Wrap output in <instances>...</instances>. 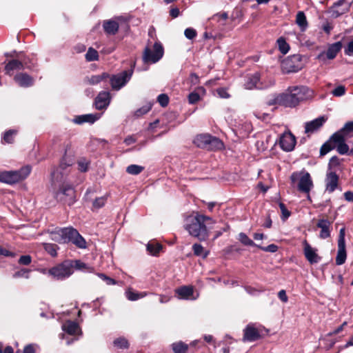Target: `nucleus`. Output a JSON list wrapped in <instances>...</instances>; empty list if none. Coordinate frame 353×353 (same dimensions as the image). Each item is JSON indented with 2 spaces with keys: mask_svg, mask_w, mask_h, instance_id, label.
<instances>
[{
  "mask_svg": "<svg viewBox=\"0 0 353 353\" xmlns=\"http://www.w3.org/2000/svg\"><path fill=\"white\" fill-rule=\"evenodd\" d=\"M48 232L50 239L59 243H72L81 249H85L87 247L84 238L72 227L55 228L53 230H48Z\"/></svg>",
  "mask_w": 353,
  "mask_h": 353,
  "instance_id": "nucleus-1",
  "label": "nucleus"
},
{
  "mask_svg": "<svg viewBox=\"0 0 353 353\" xmlns=\"http://www.w3.org/2000/svg\"><path fill=\"white\" fill-rule=\"evenodd\" d=\"M312 97V91L305 86L290 87L285 93L279 94L280 101L285 107H295L299 102Z\"/></svg>",
  "mask_w": 353,
  "mask_h": 353,
  "instance_id": "nucleus-2",
  "label": "nucleus"
},
{
  "mask_svg": "<svg viewBox=\"0 0 353 353\" xmlns=\"http://www.w3.org/2000/svg\"><path fill=\"white\" fill-rule=\"evenodd\" d=\"M184 229L188 234L200 241L208 239L210 232L207 225L201 221L196 215L189 216L185 219Z\"/></svg>",
  "mask_w": 353,
  "mask_h": 353,
  "instance_id": "nucleus-3",
  "label": "nucleus"
},
{
  "mask_svg": "<svg viewBox=\"0 0 353 353\" xmlns=\"http://www.w3.org/2000/svg\"><path fill=\"white\" fill-rule=\"evenodd\" d=\"M290 180L296 185L300 192L308 194L314 187L313 181L309 172L303 170L294 172L290 176Z\"/></svg>",
  "mask_w": 353,
  "mask_h": 353,
  "instance_id": "nucleus-4",
  "label": "nucleus"
},
{
  "mask_svg": "<svg viewBox=\"0 0 353 353\" xmlns=\"http://www.w3.org/2000/svg\"><path fill=\"white\" fill-rule=\"evenodd\" d=\"M30 166H25L15 171H0V182L13 184L25 179L30 173Z\"/></svg>",
  "mask_w": 353,
  "mask_h": 353,
  "instance_id": "nucleus-5",
  "label": "nucleus"
},
{
  "mask_svg": "<svg viewBox=\"0 0 353 353\" xmlns=\"http://www.w3.org/2000/svg\"><path fill=\"white\" fill-rule=\"evenodd\" d=\"M194 143L199 148L214 150L221 148L223 143L215 137L208 134L197 135L194 139Z\"/></svg>",
  "mask_w": 353,
  "mask_h": 353,
  "instance_id": "nucleus-6",
  "label": "nucleus"
},
{
  "mask_svg": "<svg viewBox=\"0 0 353 353\" xmlns=\"http://www.w3.org/2000/svg\"><path fill=\"white\" fill-rule=\"evenodd\" d=\"M73 273V264L70 261H65L63 263L50 268L49 274L57 280H63Z\"/></svg>",
  "mask_w": 353,
  "mask_h": 353,
  "instance_id": "nucleus-7",
  "label": "nucleus"
},
{
  "mask_svg": "<svg viewBox=\"0 0 353 353\" xmlns=\"http://www.w3.org/2000/svg\"><path fill=\"white\" fill-rule=\"evenodd\" d=\"M164 50L159 42H155L153 48L146 47L143 54V61L145 63H155L163 56Z\"/></svg>",
  "mask_w": 353,
  "mask_h": 353,
  "instance_id": "nucleus-8",
  "label": "nucleus"
},
{
  "mask_svg": "<svg viewBox=\"0 0 353 353\" xmlns=\"http://www.w3.org/2000/svg\"><path fill=\"white\" fill-rule=\"evenodd\" d=\"M303 64L299 54H294L284 59L281 63V68L283 72H296L301 70Z\"/></svg>",
  "mask_w": 353,
  "mask_h": 353,
  "instance_id": "nucleus-9",
  "label": "nucleus"
},
{
  "mask_svg": "<svg viewBox=\"0 0 353 353\" xmlns=\"http://www.w3.org/2000/svg\"><path fill=\"white\" fill-rule=\"evenodd\" d=\"M132 74L133 68H131L129 70H124L120 73L112 75L110 79L112 88L115 90H120L130 81Z\"/></svg>",
  "mask_w": 353,
  "mask_h": 353,
  "instance_id": "nucleus-10",
  "label": "nucleus"
},
{
  "mask_svg": "<svg viewBox=\"0 0 353 353\" xmlns=\"http://www.w3.org/2000/svg\"><path fill=\"white\" fill-rule=\"evenodd\" d=\"M59 199L64 201L68 205H72L75 201V192L70 185H65L57 193Z\"/></svg>",
  "mask_w": 353,
  "mask_h": 353,
  "instance_id": "nucleus-11",
  "label": "nucleus"
},
{
  "mask_svg": "<svg viewBox=\"0 0 353 353\" xmlns=\"http://www.w3.org/2000/svg\"><path fill=\"white\" fill-rule=\"evenodd\" d=\"M342 48V44L340 41L334 43L329 46L326 52H322L317 56V59L323 63L326 59H333L336 57L339 52Z\"/></svg>",
  "mask_w": 353,
  "mask_h": 353,
  "instance_id": "nucleus-12",
  "label": "nucleus"
},
{
  "mask_svg": "<svg viewBox=\"0 0 353 353\" xmlns=\"http://www.w3.org/2000/svg\"><path fill=\"white\" fill-rule=\"evenodd\" d=\"M351 6V3L346 0H339L335 2L330 8L332 17L336 18L347 12Z\"/></svg>",
  "mask_w": 353,
  "mask_h": 353,
  "instance_id": "nucleus-13",
  "label": "nucleus"
},
{
  "mask_svg": "<svg viewBox=\"0 0 353 353\" xmlns=\"http://www.w3.org/2000/svg\"><path fill=\"white\" fill-rule=\"evenodd\" d=\"M305 257L310 264L317 263L321 261V257L317 254V249L312 248L306 240L303 242Z\"/></svg>",
  "mask_w": 353,
  "mask_h": 353,
  "instance_id": "nucleus-14",
  "label": "nucleus"
},
{
  "mask_svg": "<svg viewBox=\"0 0 353 353\" xmlns=\"http://www.w3.org/2000/svg\"><path fill=\"white\" fill-rule=\"evenodd\" d=\"M280 146L286 152H290L294 150L296 145L295 137L290 132H285L280 138Z\"/></svg>",
  "mask_w": 353,
  "mask_h": 353,
  "instance_id": "nucleus-15",
  "label": "nucleus"
},
{
  "mask_svg": "<svg viewBox=\"0 0 353 353\" xmlns=\"http://www.w3.org/2000/svg\"><path fill=\"white\" fill-rule=\"evenodd\" d=\"M346 138L341 135L340 133H334L332 135V140H334L336 150L340 154H349V146L345 143Z\"/></svg>",
  "mask_w": 353,
  "mask_h": 353,
  "instance_id": "nucleus-16",
  "label": "nucleus"
},
{
  "mask_svg": "<svg viewBox=\"0 0 353 353\" xmlns=\"http://www.w3.org/2000/svg\"><path fill=\"white\" fill-rule=\"evenodd\" d=\"M339 176L335 172L328 171L325 177V190L329 193L333 192L337 188Z\"/></svg>",
  "mask_w": 353,
  "mask_h": 353,
  "instance_id": "nucleus-17",
  "label": "nucleus"
},
{
  "mask_svg": "<svg viewBox=\"0 0 353 353\" xmlns=\"http://www.w3.org/2000/svg\"><path fill=\"white\" fill-rule=\"evenodd\" d=\"M326 119L323 117H321L305 123V132L307 134H310L316 132L322 127Z\"/></svg>",
  "mask_w": 353,
  "mask_h": 353,
  "instance_id": "nucleus-18",
  "label": "nucleus"
},
{
  "mask_svg": "<svg viewBox=\"0 0 353 353\" xmlns=\"http://www.w3.org/2000/svg\"><path fill=\"white\" fill-rule=\"evenodd\" d=\"M110 102V92L107 91L101 92L95 99L94 104L97 110L106 108Z\"/></svg>",
  "mask_w": 353,
  "mask_h": 353,
  "instance_id": "nucleus-19",
  "label": "nucleus"
},
{
  "mask_svg": "<svg viewBox=\"0 0 353 353\" xmlns=\"http://www.w3.org/2000/svg\"><path fill=\"white\" fill-rule=\"evenodd\" d=\"M316 226L321 229L319 237L325 239L330 236L332 222L327 219L319 220Z\"/></svg>",
  "mask_w": 353,
  "mask_h": 353,
  "instance_id": "nucleus-20",
  "label": "nucleus"
},
{
  "mask_svg": "<svg viewBox=\"0 0 353 353\" xmlns=\"http://www.w3.org/2000/svg\"><path fill=\"white\" fill-rule=\"evenodd\" d=\"M244 87L248 90H252L254 88L262 89L265 88V86H263L260 82V75L259 73H254L248 77Z\"/></svg>",
  "mask_w": 353,
  "mask_h": 353,
  "instance_id": "nucleus-21",
  "label": "nucleus"
},
{
  "mask_svg": "<svg viewBox=\"0 0 353 353\" xmlns=\"http://www.w3.org/2000/svg\"><path fill=\"white\" fill-rule=\"evenodd\" d=\"M260 337L259 330L253 325H248L245 328L243 341L252 342L258 340Z\"/></svg>",
  "mask_w": 353,
  "mask_h": 353,
  "instance_id": "nucleus-22",
  "label": "nucleus"
},
{
  "mask_svg": "<svg viewBox=\"0 0 353 353\" xmlns=\"http://www.w3.org/2000/svg\"><path fill=\"white\" fill-rule=\"evenodd\" d=\"M72 163V159H70L68 160L66 157H64L60 163L59 168H57L56 170L53 171L51 174L52 181H61V179L63 178V173L59 170H63L68 166L71 165Z\"/></svg>",
  "mask_w": 353,
  "mask_h": 353,
  "instance_id": "nucleus-23",
  "label": "nucleus"
},
{
  "mask_svg": "<svg viewBox=\"0 0 353 353\" xmlns=\"http://www.w3.org/2000/svg\"><path fill=\"white\" fill-rule=\"evenodd\" d=\"M179 299L195 300L197 296H194V289L192 286H182L175 290Z\"/></svg>",
  "mask_w": 353,
  "mask_h": 353,
  "instance_id": "nucleus-24",
  "label": "nucleus"
},
{
  "mask_svg": "<svg viewBox=\"0 0 353 353\" xmlns=\"http://www.w3.org/2000/svg\"><path fill=\"white\" fill-rule=\"evenodd\" d=\"M14 80L21 87H30L33 85L34 79L26 73H19L14 77Z\"/></svg>",
  "mask_w": 353,
  "mask_h": 353,
  "instance_id": "nucleus-25",
  "label": "nucleus"
},
{
  "mask_svg": "<svg viewBox=\"0 0 353 353\" xmlns=\"http://www.w3.org/2000/svg\"><path fill=\"white\" fill-rule=\"evenodd\" d=\"M101 117L100 114H88L76 117L73 121L77 124H82L83 123H93Z\"/></svg>",
  "mask_w": 353,
  "mask_h": 353,
  "instance_id": "nucleus-26",
  "label": "nucleus"
},
{
  "mask_svg": "<svg viewBox=\"0 0 353 353\" xmlns=\"http://www.w3.org/2000/svg\"><path fill=\"white\" fill-rule=\"evenodd\" d=\"M62 329L70 335H76L81 333L79 325L76 322L72 321H68L63 323Z\"/></svg>",
  "mask_w": 353,
  "mask_h": 353,
  "instance_id": "nucleus-27",
  "label": "nucleus"
},
{
  "mask_svg": "<svg viewBox=\"0 0 353 353\" xmlns=\"http://www.w3.org/2000/svg\"><path fill=\"white\" fill-rule=\"evenodd\" d=\"M23 68V64L21 61L12 59L6 64L5 70L7 74L12 75L14 70H21Z\"/></svg>",
  "mask_w": 353,
  "mask_h": 353,
  "instance_id": "nucleus-28",
  "label": "nucleus"
},
{
  "mask_svg": "<svg viewBox=\"0 0 353 353\" xmlns=\"http://www.w3.org/2000/svg\"><path fill=\"white\" fill-rule=\"evenodd\" d=\"M103 27L107 34L112 35L115 34L119 30V24L114 20L104 21Z\"/></svg>",
  "mask_w": 353,
  "mask_h": 353,
  "instance_id": "nucleus-29",
  "label": "nucleus"
},
{
  "mask_svg": "<svg viewBox=\"0 0 353 353\" xmlns=\"http://www.w3.org/2000/svg\"><path fill=\"white\" fill-rule=\"evenodd\" d=\"M296 23L300 28L302 32H304L307 29L308 23L305 14L303 11H299L297 12L296 16Z\"/></svg>",
  "mask_w": 353,
  "mask_h": 353,
  "instance_id": "nucleus-30",
  "label": "nucleus"
},
{
  "mask_svg": "<svg viewBox=\"0 0 353 353\" xmlns=\"http://www.w3.org/2000/svg\"><path fill=\"white\" fill-rule=\"evenodd\" d=\"M346 257L345 245H338L336 264L337 265H343L345 262Z\"/></svg>",
  "mask_w": 353,
  "mask_h": 353,
  "instance_id": "nucleus-31",
  "label": "nucleus"
},
{
  "mask_svg": "<svg viewBox=\"0 0 353 353\" xmlns=\"http://www.w3.org/2000/svg\"><path fill=\"white\" fill-rule=\"evenodd\" d=\"M125 294L129 301H134L146 296L148 293L145 292H137L132 290V289H128L125 291Z\"/></svg>",
  "mask_w": 353,
  "mask_h": 353,
  "instance_id": "nucleus-32",
  "label": "nucleus"
},
{
  "mask_svg": "<svg viewBox=\"0 0 353 353\" xmlns=\"http://www.w3.org/2000/svg\"><path fill=\"white\" fill-rule=\"evenodd\" d=\"M336 148L335 143L334 140H332V137L330 138V139L326 141L321 148L320 149V155L324 156L326 154H327L329 152L332 150Z\"/></svg>",
  "mask_w": 353,
  "mask_h": 353,
  "instance_id": "nucleus-33",
  "label": "nucleus"
},
{
  "mask_svg": "<svg viewBox=\"0 0 353 353\" xmlns=\"http://www.w3.org/2000/svg\"><path fill=\"white\" fill-rule=\"evenodd\" d=\"M192 250L194 255L201 256L203 259H205L209 254V251L205 250L199 243L193 244Z\"/></svg>",
  "mask_w": 353,
  "mask_h": 353,
  "instance_id": "nucleus-34",
  "label": "nucleus"
},
{
  "mask_svg": "<svg viewBox=\"0 0 353 353\" xmlns=\"http://www.w3.org/2000/svg\"><path fill=\"white\" fill-rule=\"evenodd\" d=\"M108 77H109L108 74L106 72H103L101 74L91 76L90 77L88 78L87 81L91 85H96L99 83L104 79H106Z\"/></svg>",
  "mask_w": 353,
  "mask_h": 353,
  "instance_id": "nucleus-35",
  "label": "nucleus"
},
{
  "mask_svg": "<svg viewBox=\"0 0 353 353\" xmlns=\"http://www.w3.org/2000/svg\"><path fill=\"white\" fill-rule=\"evenodd\" d=\"M353 132V121L347 122L345 124L343 128L336 133H340L345 138L350 136V133Z\"/></svg>",
  "mask_w": 353,
  "mask_h": 353,
  "instance_id": "nucleus-36",
  "label": "nucleus"
},
{
  "mask_svg": "<svg viewBox=\"0 0 353 353\" xmlns=\"http://www.w3.org/2000/svg\"><path fill=\"white\" fill-rule=\"evenodd\" d=\"M188 347V345L182 341H179L172 344V348L174 353H186Z\"/></svg>",
  "mask_w": 353,
  "mask_h": 353,
  "instance_id": "nucleus-37",
  "label": "nucleus"
},
{
  "mask_svg": "<svg viewBox=\"0 0 353 353\" xmlns=\"http://www.w3.org/2000/svg\"><path fill=\"white\" fill-rule=\"evenodd\" d=\"M44 250L52 257H55L57 255V250L59 247L53 243H45L43 244Z\"/></svg>",
  "mask_w": 353,
  "mask_h": 353,
  "instance_id": "nucleus-38",
  "label": "nucleus"
},
{
  "mask_svg": "<svg viewBox=\"0 0 353 353\" xmlns=\"http://www.w3.org/2000/svg\"><path fill=\"white\" fill-rule=\"evenodd\" d=\"M277 44H278L279 50H280V52L282 54H285L288 52V51L290 50V46L286 42V41L284 38H283V37L279 38L277 40Z\"/></svg>",
  "mask_w": 353,
  "mask_h": 353,
  "instance_id": "nucleus-39",
  "label": "nucleus"
},
{
  "mask_svg": "<svg viewBox=\"0 0 353 353\" xmlns=\"http://www.w3.org/2000/svg\"><path fill=\"white\" fill-rule=\"evenodd\" d=\"M74 263V265H73V267L74 266V268L77 270H83L84 272H92L94 270L93 268L88 265L86 263H85L79 260H77Z\"/></svg>",
  "mask_w": 353,
  "mask_h": 353,
  "instance_id": "nucleus-40",
  "label": "nucleus"
},
{
  "mask_svg": "<svg viewBox=\"0 0 353 353\" xmlns=\"http://www.w3.org/2000/svg\"><path fill=\"white\" fill-rule=\"evenodd\" d=\"M239 241L243 244L244 245H248V246H255L256 245L254 241L250 239L246 234L243 232H241L239 234Z\"/></svg>",
  "mask_w": 353,
  "mask_h": 353,
  "instance_id": "nucleus-41",
  "label": "nucleus"
},
{
  "mask_svg": "<svg viewBox=\"0 0 353 353\" xmlns=\"http://www.w3.org/2000/svg\"><path fill=\"white\" fill-rule=\"evenodd\" d=\"M143 169L144 168L143 166L133 164L127 167L126 172L130 174L137 175L140 174Z\"/></svg>",
  "mask_w": 353,
  "mask_h": 353,
  "instance_id": "nucleus-42",
  "label": "nucleus"
},
{
  "mask_svg": "<svg viewBox=\"0 0 353 353\" xmlns=\"http://www.w3.org/2000/svg\"><path fill=\"white\" fill-rule=\"evenodd\" d=\"M85 56L88 61H97L99 59V54L97 51L92 48H88V50Z\"/></svg>",
  "mask_w": 353,
  "mask_h": 353,
  "instance_id": "nucleus-43",
  "label": "nucleus"
},
{
  "mask_svg": "<svg viewBox=\"0 0 353 353\" xmlns=\"http://www.w3.org/2000/svg\"><path fill=\"white\" fill-rule=\"evenodd\" d=\"M78 169L81 172H87L89 168L90 161L85 158H81L77 161Z\"/></svg>",
  "mask_w": 353,
  "mask_h": 353,
  "instance_id": "nucleus-44",
  "label": "nucleus"
},
{
  "mask_svg": "<svg viewBox=\"0 0 353 353\" xmlns=\"http://www.w3.org/2000/svg\"><path fill=\"white\" fill-rule=\"evenodd\" d=\"M162 246L159 243H148L147 245V250L152 255H157L161 250Z\"/></svg>",
  "mask_w": 353,
  "mask_h": 353,
  "instance_id": "nucleus-45",
  "label": "nucleus"
},
{
  "mask_svg": "<svg viewBox=\"0 0 353 353\" xmlns=\"http://www.w3.org/2000/svg\"><path fill=\"white\" fill-rule=\"evenodd\" d=\"M17 134V131L14 130H10L5 132L3 136V140L5 142L8 143H11L13 142V137Z\"/></svg>",
  "mask_w": 353,
  "mask_h": 353,
  "instance_id": "nucleus-46",
  "label": "nucleus"
},
{
  "mask_svg": "<svg viewBox=\"0 0 353 353\" xmlns=\"http://www.w3.org/2000/svg\"><path fill=\"white\" fill-rule=\"evenodd\" d=\"M196 215L198 216V218H199L201 221L202 223H203L204 224H205V222H206L207 225H210L212 224L215 223V221L213 220L210 216H205V215H203V214H196ZM209 229H212V228L209 226Z\"/></svg>",
  "mask_w": 353,
  "mask_h": 353,
  "instance_id": "nucleus-47",
  "label": "nucleus"
},
{
  "mask_svg": "<svg viewBox=\"0 0 353 353\" xmlns=\"http://www.w3.org/2000/svg\"><path fill=\"white\" fill-rule=\"evenodd\" d=\"M201 97L196 92H192L188 95V101L190 104H194L200 101Z\"/></svg>",
  "mask_w": 353,
  "mask_h": 353,
  "instance_id": "nucleus-48",
  "label": "nucleus"
},
{
  "mask_svg": "<svg viewBox=\"0 0 353 353\" xmlns=\"http://www.w3.org/2000/svg\"><path fill=\"white\" fill-rule=\"evenodd\" d=\"M29 272H30V270L28 269H21V270L16 272L13 274L12 276L14 279H17L19 277H24L26 279H28L29 278Z\"/></svg>",
  "mask_w": 353,
  "mask_h": 353,
  "instance_id": "nucleus-49",
  "label": "nucleus"
},
{
  "mask_svg": "<svg viewBox=\"0 0 353 353\" xmlns=\"http://www.w3.org/2000/svg\"><path fill=\"white\" fill-rule=\"evenodd\" d=\"M97 276L101 279L104 281L106 283V284L108 285L117 284V281L114 279H113L106 276L105 274H104L103 273H98Z\"/></svg>",
  "mask_w": 353,
  "mask_h": 353,
  "instance_id": "nucleus-50",
  "label": "nucleus"
},
{
  "mask_svg": "<svg viewBox=\"0 0 353 353\" xmlns=\"http://www.w3.org/2000/svg\"><path fill=\"white\" fill-rule=\"evenodd\" d=\"M157 101L162 107H165L169 103V98L165 94H161L157 97Z\"/></svg>",
  "mask_w": 353,
  "mask_h": 353,
  "instance_id": "nucleus-51",
  "label": "nucleus"
},
{
  "mask_svg": "<svg viewBox=\"0 0 353 353\" xmlns=\"http://www.w3.org/2000/svg\"><path fill=\"white\" fill-rule=\"evenodd\" d=\"M106 200V196L97 198L93 202V207L95 208H100L103 207L105 205Z\"/></svg>",
  "mask_w": 353,
  "mask_h": 353,
  "instance_id": "nucleus-52",
  "label": "nucleus"
},
{
  "mask_svg": "<svg viewBox=\"0 0 353 353\" xmlns=\"http://www.w3.org/2000/svg\"><path fill=\"white\" fill-rule=\"evenodd\" d=\"M114 345L120 347V348H126L128 347V341L124 338H119L114 341Z\"/></svg>",
  "mask_w": 353,
  "mask_h": 353,
  "instance_id": "nucleus-53",
  "label": "nucleus"
},
{
  "mask_svg": "<svg viewBox=\"0 0 353 353\" xmlns=\"http://www.w3.org/2000/svg\"><path fill=\"white\" fill-rule=\"evenodd\" d=\"M184 34L188 39H192L196 36V31L192 28H188L185 30Z\"/></svg>",
  "mask_w": 353,
  "mask_h": 353,
  "instance_id": "nucleus-54",
  "label": "nucleus"
},
{
  "mask_svg": "<svg viewBox=\"0 0 353 353\" xmlns=\"http://www.w3.org/2000/svg\"><path fill=\"white\" fill-rule=\"evenodd\" d=\"M150 109H151L150 105H144V106L141 107V108L138 109L135 112V116H137V117L142 116V115L146 114L147 112H148L150 110Z\"/></svg>",
  "mask_w": 353,
  "mask_h": 353,
  "instance_id": "nucleus-55",
  "label": "nucleus"
},
{
  "mask_svg": "<svg viewBox=\"0 0 353 353\" xmlns=\"http://www.w3.org/2000/svg\"><path fill=\"white\" fill-rule=\"evenodd\" d=\"M332 93L335 97H341L345 94V88L343 85H339L333 90Z\"/></svg>",
  "mask_w": 353,
  "mask_h": 353,
  "instance_id": "nucleus-56",
  "label": "nucleus"
},
{
  "mask_svg": "<svg viewBox=\"0 0 353 353\" xmlns=\"http://www.w3.org/2000/svg\"><path fill=\"white\" fill-rule=\"evenodd\" d=\"M340 159L336 157V156H334L332 157L330 160V162H329V164H328V169H329V171L332 168H335V167H337L340 165Z\"/></svg>",
  "mask_w": 353,
  "mask_h": 353,
  "instance_id": "nucleus-57",
  "label": "nucleus"
},
{
  "mask_svg": "<svg viewBox=\"0 0 353 353\" xmlns=\"http://www.w3.org/2000/svg\"><path fill=\"white\" fill-rule=\"evenodd\" d=\"M279 208L282 212V219L283 220L287 219L290 216V212L286 208L285 204L283 203H279Z\"/></svg>",
  "mask_w": 353,
  "mask_h": 353,
  "instance_id": "nucleus-58",
  "label": "nucleus"
},
{
  "mask_svg": "<svg viewBox=\"0 0 353 353\" xmlns=\"http://www.w3.org/2000/svg\"><path fill=\"white\" fill-rule=\"evenodd\" d=\"M261 250L265 251V252H276L278 250V246L274 244H270L266 247H262L259 245H256Z\"/></svg>",
  "mask_w": 353,
  "mask_h": 353,
  "instance_id": "nucleus-59",
  "label": "nucleus"
},
{
  "mask_svg": "<svg viewBox=\"0 0 353 353\" xmlns=\"http://www.w3.org/2000/svg\"><path fill=\"white\" fill-rule=\"evenodd\" d=\"M32 261V258L30 255H23L19 259V263L21 265H28Z\"/></svg>",
  "mask_w": 353,
  "mask_h": 353,
  "instance_id": "nucleus-60",
  "label": "nucleus"
},
{
  "mask_svg": "<svg viewBox=\"0 0 353 353\" xmlns=\"http://www.w3.org/2000/svg\"><path fill=\"white\" fill-rule=\"evenodd\" d=\"M216 92L221 98L228 99L230 97V94L228 92L227 89L224 88H218L216 90Z\"/></svg>",
  "mask_w": 353,
  "mask_h": 353,
  "instance_id": "nucleus-61",
  "label": "nucleus"
},
{
  "mask_svg": "<svg viewBox=\"0 0 353 353\" xmlns=\"http://www.w3.org/2000/svg\"><path fill=\"white\" fill-rule=\"evenodd\" d=\"M345 228H342L339 231L338 245H345Z\"/></svg>",
  "mask_w": 353,
  "mask_h": 353,
  "instance_id": "nucleus-62",
  "label": "nucleus"
},
{
  "mask_svg": "<svg viewBox=\"0 0 353 353\" xmlns=\"http://www.w3.org/2000/svg\"><path fill=\"white\" fill-rule=\"evenodd\" d=\"M278 296L279 299L283 303H287L288 301V297L286 294V292L284 290H281L278 293Z\"/></svg>",
  "mask_w": 353,
  "mask_h": 353,
  "instance_id": "nucleus-63",
  "label": "nucleus"
},
{
  "mask_svg": "<svg viewBox=\"0 0 353 353\" xmlns=\"http://www.w3.org/2000/svg\"><path fill=\"white\" fill-rule=\"evenodd\" d=\"M345 52L349 56L353 55V40L348 43L347 46L345 50Z\"/></svg>",
  "mask_w": 353,
  "mask_h": 353,
  "instance_id": "nucleus-64",
  "label": "nucleus"
}]
</instances>
